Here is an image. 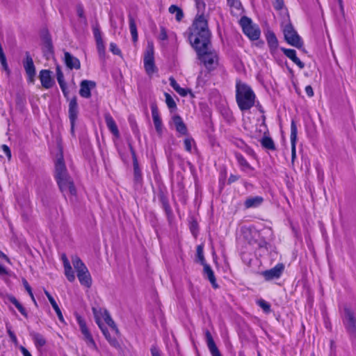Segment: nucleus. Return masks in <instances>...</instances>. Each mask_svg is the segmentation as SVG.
<instances>
[{"mask_svg":"<svg viewBox=\"0 0 356 356\" xmlns=\"http://www.w3.org/2000/svg\"><path fill=\"white\" fill-rule=\"evenodd\" d=\"M188 40L195 49L199 60L209 71H213L218 65V55L211 46V33L208 20L203 15L194 19L186 33Z\"/></svg>","mask_w":356,"mask_h":356,"instance_id":"nucleus-1","label":"nucleus"},{"mask_svg":"<svg viewBox=\"0 0 356 356\" xmlns=\"http://www.w3.org/2000/svg\"><path fill=\"white\" fill-rule=\"evenodd\" d=\"M92 309L95 322L110 346L117 350H122L118 339L120 336V332L108 312L102 308L92 307Z\"/></svg>","mask_w":356,"mask_h":356,"instance_id":"nucleus-2","label":"nucleus"},{"mask_svg":"<svg viewBox=\"0 0 356 356\" xmlns=\"http://www.w3.org/2000/svg\"><path fill=\"white\" fill-rule=\"evenodd\" d=\"M235 88L236 102L240 111L250 110L254 106L256 99V95L251 86L241 79H237Z\"/></svg>","mask_w":356,"mask_h":356,"instance_id":"nucleus-3","label":"nucleus"},{"mask_svg":"<svg viewBox=\"0 0 356 356\" xmlns=\"http://www.w3.org/2000/svg\"><path fill=\"white\" fill-rule=\"evenodd\" d=\"M242 235L244 240L250 245L256 246L258 249L268 250V243L261 233L254 226L242 228Z\"/></svg>","mask_w":356,"mask_h":356,"instance_id":"nucleus-4","label":"nucleus"},{"mask_svg":"<svg viewBox=\"0 0 356 356\" xmlns=\"http://www.w3.org/2000/svg\"><path fill=\"white\" fill-rule=\"evenodd\" d=\"M343 325L351 341L356 340V314L354 310L348 306L343 307L341 317Z\"/></svg>","mask_w":356,"mask_h":356,"instance_id":"nucleus-5","label":"nucleus"},{"mask_svg":"<svg viewBox=\"0 0 356 356\" xmlns=\"http://www.w3.org/2000/svg\"><path fill=\"white\" fill-rule=\"evenodd\" d=\"M144 69L149 78L158 72L154 61V47L152 42H148L143 58Z\"/></svg>","mask_w":356,"mask_h":356,"instance_id":"nucleus-6","label":"nucleus"},{"mask_svg":"<svg viewBox=\"0 0 356 356\" xmlns=\"http://www.w3.org/2000/svg\"><path fill=\"white\" fill-rule=\"evenodd\" d=\"M240 25L243 33L252 41L257 40L260 38L261 31L258 26L252 24L250 18L242 16L240 19Z\"/></svg>","mask_w":356,"mask_h":356,"instance_id":"nucleus-7","label":"nucleus"},{"mask_svg":"<svg viewBox=\"0 0 356 356\" xmlns=\"http://www.w3.org/2000/svg\"><path fill=\"white\" fill-rule=\"evenodd\" d=\"M283 33L284 39L289 44L298 48L302 46L303 42L300 37L298 35V33L294 29L293 25L291 23H289L284 26Z\"/></svg>","mask_w":356,"mask_h":356,"instance_id":"nucleus-8","label":"nucleus"},{"mask_svg":"<svg viewBox=\"0 0 356 356\" xmlns=\"http://www.w3.org/2000/svg\"><path fill=\"white\" fill-rule=\"evenodd\" d=\"M92 34L98 55L102 60L106 57V46L103 38V33L98 24L92 26Z\"/></svg>","mask_w":356,"mask_h":356,"instance_id":"nucleus-9","label":"nucleus"},{"mask_svg":"<svg viewBox=\"0 0 356 356\" xmlns=\"http://www.w3.org/2000/svg\"><path fill=\"white\" fill-rule=\"evenodd\" d=\"M72 264L76 271L77 277L80 282L86 286H89L88 277L87 275L88 268L77 257L72 258Z\"/></svg>","mask_w":356,"mask_h":356,"instance_id":"nucleus-10","label":"nucleus"},{"mask_svg":"<svg viewBox=\"0 0 356 356\" xmlns=\"http://www.w3.org/2000/svg\"><path fill=\"white\" fill-rule=\"evenodd\" d=\"M57 184L64 196L72 197L76 195V188L74 182L70 176L57 179Z\"/></svg>","mask_w":356,"mask_h":356,"instance_id":"nucleus-11","label":"nucleus"},{"mask_svg":"<svg viewBox=\"0 0 356 356\" xmlns=\"http://www.w3.org/2000/svg\"><path fill=\"white\" fill-rule=\"evenodd\" d=\"M285 266L283 263H277L273 268L264 270L261 273L266 281L277 280L282 276Z\"/></svg>","mask_w":356,"mask_h":356,"instance_id":"nucleus-12","label":"nucleus"},{"mask_svg":"<svg viewBox=\"0 0 356 356\" xmlns=\"http://www.w3.org/2000/svg\"><path fill=\"white\" fill-rule=\"evenodd\" d=\"M58 148L59 153L57 155L55 161V176L56 180L69 176L63 161L62 149L60 146H58Z\"/></svg>","mask_w":356,"mask_h":356,"instance_id":"nucleus-13","label":"nucleus"},{"mask_svg":"<svg viewBox=\"0 0 356 356\" xmlns=\"http://www.w3.org/2000/svg\"><path fill=\"white\" fill-rule=\"evenodd\" d=\"M130 152L133 161L134 184L138 186H142L143 183V173L138 163L136 152L131 145H130Z\"/></svg>","mask_w":356,"mask_h":356,"instance_id":"nucleus-14","label":"nucleus"},{"mask_svg":"<svg viewBox=\"0 0 356 356\" xmlns=\"http://www.w3.org/2000/svg\"><path fill=\"white\" fill-rule=\"evenodd\" d=\"M23 66L28 76L29 81L33 83L35 76V67L33 58L29 52H26L25 54V58L23 60Z\"/></svg>","mask_w":356,"mask_h":356,"instance_id":"nucleus-15","label":"nucleus"},{"mask_svg":"<svg viewBox=\"0 0 356 356\" xmlns=\"http://www.w3.org/2000/svg\"><path fill=\"white\" fill-rule=\"evenodd\" d=\"M151 112L155 130L161 136L163 134V122L156 103L151 104Z\"/></svg>","mask_w":356,"mask_h":356,"instance_id":"nucleus-16","label":"nucleus"},{"mask_svg":"<svg viewBox=\"0 0 356 356\" xmlns=\"http://www.w3.org/2000/svg\"><path fill=\"white\" fill-rule=\"evenodd\" d=\"M297 136H298V129H297L296 123L294 120H292L291 122V134H290L292 163H293L294 160L296 158Z\"/></svg>","mask_w":356,"mask_h":356,"instance_id":"nucleus-17","label":"nucleus"},{"mask_svg":"<svg viewBox=\"0 0 356 356\" xmlns=\"http://www.w3.org/2000/svg\"><path fill=\"white\" fill-rule=\"evenodd\" d=\"M265 36L270 53L272 55L275 54L279 48V42L275 33L272 31H268Z\"/></svg>","mask_w":356,"mask_h":356,"instance_id":"nucleus-18","label":"nucleus"},{"mask_svg":"<svg viewBox=\"0 0 356 356\" xmlns=\"http://www.w3.org/2000/svg\"><path fill=\"white\" fill-rule=\"evenodd\" d=\"M78 115V105L75 97L70 99L69 103V118L71 123V131L74 132V124Z\"/></svg>","mask_w":356,"mask_h":356,"instance_id":"nucleus-19","label":"nucleus"},{"mask_svg":"<svg viewBox=\"0 0 356 356\" xmlns=\"http://www.w3.org/2000/svg\"><path fill=\"white\" fill-rule=\"evenodd\" d=\"M207 347L210 351L211 356H222L218 350L213 337L209 330L204 332Z\"/></svg>","mask_w":356,"mask_h":356,"instance_id":"nucleus-20","label":"nucleus"},{"mask_svg":"<svg viewBox=\"0 0 356 356\" xmlns=\"http://www.w3.org/2000/svg\"><path fill=\"white\" fill-rule=\"evenodd\" d=\"M159 200L160 202L161 203L162 208L165 211L168 222L172 223L174 219V214L172 209L170 207V204L169 203L168 198L164 194H161L159 195Z\"/></svg>","mask_w":356,"mask_h":356,"instance_id":"nucleus-21","label":"nucleus"},{"mask_svg":"<svg viewBox=\"0 0 356 356\" xmlns=\"http://www.w3.org/2000/svg\"><path fill=\"white\" fill-rule=\"evenodd\" d=\"M39 78L42 87L46 89L51 88L54 84V81L51 77V72L48 70H41L40 72Z\"/></svg>","mask_w":356,"mask_h":356,"instance_id":"nucleus-22","label":"nucleus"},{"mask_svg":"<svg viewBox=\"0 0 356 356\" xmlns=\"http://www.w3.org/2000/svg\"><path fill=\"white\" fill-rule=\"evenodd\" d=\"M227 4L233 16L238 17L243 14L244 9L240 0H227Z\"/></svg>","mask_w":356,"mask_h":356,"instance_id":"nucleus-23","label":"nucleus"},{"mask_svg":"<svg viewBox=\"0 0 356 356\" xmlns=\"http://www.w3.org/2000/svg\"><path fill=\"white\" fill-rule=\"evenodd\" d=\"M104 119L108 129L115 138H119L120 136V131L113 118L108 113L105 114Z\"/></svg>","mask_w":356,"mask_h":356,"instance_id":"nucleus-24","label":"nucleus"},{"mask_svg":"<svg viewBox=\"0 0 356 356\" xmlns=\"http://www.w3.org/2000/svg\"><path fill=\"white\" fill-rule=\"evenodd\" d=\"M234 155L241 171H253L254 170L240 152H234Z\"/></svg>","mask_w":356,"mask_h":356,"instance_id":"nucleus-25","label":"nucleus"},{"mask_svg":"<svg viewBox=\"0 0 356 356\" xmlns=\"http://www.w3.org/2000/svg\"><path fill=\"white\" fill-rule=\"evenodd\" d=\"M281 50L286 57L291 59L300 69H303L305 67L304 63L302 62L297 56L296 50L293 49H286L284 47H281Z\"/></svg>","mask_w":356,"mask_h":356,"instance_id":"nucleus-26","label":"nucleus"},{"mask_svg":"<svg viewBox=\"0 0 356 356\" xmlns=\"http://www.w3.org/2000/svg\"><path fill=\"white\" fill-rule=\"evenodd\" d=\"M172 121L175 126L176 131L181 135L186 136L188 134V129L186 124L184 122L181 117L179 115H175L172 117Z\"/></svg>","mask_w":356,"mask_h":356,"instance_id":"nucleus-27","label":"nucleus"},{"mask_svg":"<svg viewBox=\"0 0 356 356\" xmlns=\"http://www.w3.org/2000/svg\"><path fill=\"white\" fill-rule=\"evenodd\" d=\"M203 273L204 275L207 277L209 282L211 283L212 287L214 289H217L219 288V285L217 283L216 278L214 274V272L211 267L207 264H204L203 266Z\"/></svg>","mask_w":356,"mask_h":356,"instance_id":"nucleus-28","label":"nucleus"},{"mask_svg":"<svg viewBox=\"0 0 356 356\" xmlns=\"http://www.w3.org/2000/svg\"><path fill=\"white\" fill-rule=\"evenodd\" d=\"M61 258L63 263L65 275L70 282H73L75 280V275L72 268L70 262L67 259L65 254H63Z\"/></svg>","mask_w":356,"mask_h":356,"instance_id":"nucleus-29","label":"nucleus"},{"mask_svg":"<svg viewBox=\"0 0 356 356\" xmlns=\"http://www.w3.org/2000/svg\"><path fill=\"white\" fill-rule=\"evenodd\" d=\"M170 85L171 87L181 96V97H186L188 94H192V92L188 88H184L180 87L177 81L174 77L170 76L169 78Z\"/></svg>","mask_w":356,"mask_h":356,"instance_id":"nucleus-30","label":"nucleus"},{"mask_svg":"<svg viewBox=\"0 0 356 356\" xmlns=\"http://www.w3.org/2000/svg\"><path fill=\"white\" fill-rule=\"evenodd\" d=\"M261 145L263 148L270 151H275L276 146L273 138L266 133L264 134L260 140Z\"/></svg>","mask_w":356,"mask_h":356,"instance_id":"nucleus-31","label":"nucleus"},{"mask_svg":"<svg viewBox=\"0 0 356 356\" xmlns=\"http://www.w3.org/2000/svg\"><path fill=\"white\" fill-rule=\"evenodd\" d=\"M264 202L261 196H254L248 197L244 202L245 209L257 208Z\"/></svg>","mask_w":356,"mask_h":356,"instance_id":"nucleus-32","label":"nucleus"},{"mask_svg":"<svg viewBox=\"0 0 356 356\" xmlns=\"http://www.w3.org/2000/svg\"><path fill=\"white\" fill-rule=\"evenodd\" d=\"M65 62L70 69H79L80 67L79 60L68 52L65 53Z\"/></svg>","mask_w":356,"mask_h":356,"instance_id":"nucleus-33","label":"nucleus"},{"mask_svg":"<svg viewBox=\"0 0 356 356\" xmlns=\"http://www.w3.org/2000/svg\"><path fill=\"white\" fill-rule=\"evenodd\" d=\"M129 30L131 35L132 40L134 42H136L138 41V31L137 26L136 24V21L133 16L129 15Z\"/></svg>","mask_w":356,"mask_h":356,"instance_id":"nucleus-34","label":"nucleus"},{"mask_svg":"<svg viewBox=\"0 0 356 356\" xmlns=\"http://www.w3.org/2000/svg\"><path fill=\"white\" fill-rule=\"evenodd\" d=\"M44 293L47 296L49 301L50 302L52 307L55 310L59 320L61 322H64V318L63 316L62 312H61L58 305H57L56 302L54 299V298L51 296V294L47 291H44Z\"/></svg>","mask_w":356,"mask_h":356,"instance_id":"nucleus-35","label":"nucleus"},{"mask_svg":"<svg viewBox=\"0 0 356 356\" xmlns=\"http://www.w3.org/2000/svg\"><path fill=\"white\" fill-rule=\"evenodd\" d=\"M168 11L171 14L175 13V19L177 22L181 21L184 18L182 9L176 5H171L168 8Z\"/></svg>","mask_w":356,"mask_h":356,"instance_id":"nucleus-36","label":"nucleus"},{"mask_svg":"<svg viewBox=\"0 0 356 356\" xmlns=\"http://www.w3.org/2000/svg\"><path fill=\"white\" fill-rule=\"evenodd\" d=\"M76 318L79 325L80 329H81L82 333L84 334L85 337L86 339L89 338V333L87 330L86 321L83 319V318L80 315H79L77 314H76Z\"/></svg>","mask_w":356,"mask_h":356,"instance_id":"nucleus-37","label":"nucleus"},{"mask_svg":"<svg viewBox=\"0 0 356 356\" xmlns=\"http://www.w3.org/2000/svg\"><path fill=\"white\" fill-rule=\"evenodd\" d=\"M196 257L200 263L204 266L207 264L204 256V244H200L196 248Z\"/></svg>","mask_w":356,"mask_h":356,"instance_id":"nucleus-38","label":"nucleus"},{"mask_svg":"<svg viewBox=\"0 0 356 356\" xmlns=\"http://www.w3.org/2000/svg\"><path fill=\"white\" fill-rule=\"evenodd\" d=\"M164 96L165 98V103L167 104V106L170 109V111L171 112L175 111L177 109V104H176L175 101L172 97V96L168 92H164Z\"/></svg>","mask_w":356,"mask_h":356,"instance_id":"nucleus-39","label":"nucleus"},{"mask_svg":"<svg viewBox=\"0 0 356 356\" xmlns=\"http://www.w3.org/2000/svg\"><path fill=\"white\" fill-rule=\"evenodd\" d=\"M79 94L81 96H82L83 97H89V81H88L84 80L81 82Z\"/></svg>","mask_w":356,"mask_h":356,"instance_id":"nucleus-40","label":"nucleus"},{"mask_svg":"<svg viewBox=\"0 0 356 356\" xmlns=\"http://www.w3.org/2000/svg\"><path fill=\"white\" fill-rule=\"evenodd\" d=\"M257 305L259 306L266 314H269L271 312L270 304L264 299H259L257 300Z\"/></svg>","mask_w":356,"mask_h":356,"instance_id":"nucleus-41","label":"nucleus"},{"mask_svg":"<svg viewBox=\"0 0 356 356\" xmlns=\"http://www.w3.org/2000/svg\"><path fill=\"white\" fill-rule=\"evenodd\" d=\"M195 6L197 9V14L196 15L195 19L198 16L203 15L204 17H206L204 14V12L206 8V3L204 2V0H195ZM207 19V17H205Z\"/></svg>","mask_w":356,"mask_h":356,"instance_id":"nucleus-42","label":"nucleus"},{"mask_svg":"<svg viewBox=\"0 0 356 356\" xmlns=\"http://www.w3.org/2000/svg\"><path fill=\"white\" fill-rule=\"evenodd\" d=\"M184 149L191 153L192 152V146H195V141L191 136H188L184 140Z\"/></svg>","mask_w":356,"mask_h":356,"instance_id":"nucleus-43","label":"nucleus"},{"mask_svg":"<svg viewBox=\"0 0 356 356\" xmlns=\"http://www.w3.org/2000/svg\"><path fill=\"white\" fill-rule=\"evenodd\" d=\"M8 300H10V302H12L17 308V309L19 311V312L24 316H27V313L25 310V309L23 307V306L17 301V300L13 297V296H10L8 297Z\"/></svg>","mask_w":356,"mask_h":356,"instance_id":"nucleus-44","label":"nucleus"},{"mask_svg":"<svg viewBox=\"0 0 356 356\" xmlns=\"http://www.w3.org/2000/svg\"><path fill=\"white\" fill-rule=\"evenodd\" d=\"M33 339L37 348H41L46 344L45 339L40 334H34Z\"/></svg>","mask_w":356,"mask_h":356,"instance_id":"nucleus-45","label":"nucleus"},{"mask_svg":"<svg viewBox=\"0 0 356 356\" xmlns=\"http://www.w3.org/2000/svg\"><path fill=\"white\" fill-rule=\"evenodd\" d=\"M56 70V77H57L58 82L60 85V87L62 90H65V83L64 81V76L61 71V69L59 66H57Z\"/></svg>","mask_w":356,"mask_h":356,"instance_id":"nucleus-46","label":"nucleus"},{"mask_svg":"<svg viewBox=\"0 0 356 356\" xmlns=\"http://www.w3.org/2000/svg\"><path fill=\"white\" fill-rule=\"evenodd\" d=\"M109 50L113 55L119 56L120 57L122 56V51L118 47L117 44L115 42H111L109 44Z\"/></svg>","mask_w":356,"mask_h":356,"instance_id":"nucleus-47","label":"nucleus"},{"mask_svg":"<svg viewBox=\"0 0 356 356\" xmlns=\"http://www.w3.org/2000/svg\"><path fill=\"white\" fill-rule=\"evenodd\" d=\"M242 151H243L247 155H248L249 156L253 158V159H256L257 158V154L255 153L254 150L250 146L248 145V144H246Z\"/></svg>","mask_w":356,"mask_h":356,"instance_id":"nucleus-48","label":"nucleus"},{"mask_svg":"<svg viewBox=\"0 0 356 356\" xmlns=\"http://www.w3.org/2000/svg\"><path fill=\"white\" fill-rule=\"evenodd\" d=\"M273 5L276 10H280L284 6V0H274Z\"/></svg>","mask_w":356,"mask_h":356,"instance_id":"nucleus-49","label":"nucleus"},{"mask_svg":"<svg viewBox=\"0 0 356 356\" xmlns=\"http://www.w3.org/2000/svg\"><path fill=\"white\" fill-rule=\"evenodd\" d=\"M233 144L238 148L243 149V147L247 144L242 139L236 138L233 142Z\"/></svg>","mask_w":356,"mask_h":356,"instance_id":"nucleus-50","label":"nucleus"},{"mask_svg":"<svg viewBox=\"0 0 356 356\" xmlns=\"http://www.w3.org/2000/svg\"><path fill=\"white\" fill-rule=\"evenodd\" d=\"M159 38L161 40H166L168 39V33L165 27L161 26L160 29V33Z\"/></svg>","mask_w":356,"mask_h":356,"instance_id":"nucleus-51","label":"nucleus"},{"mask_svg":"<svg viewBox=\"0 0 356 356\" xmlns=\"http://www.w3.org/2000/svg\"><path fill=\"white\" fill-rule=\"evenodd\" d=\"M239 178H240L239 175L231 174L228 178L227 184L231 185L232 184L238 181L239 179Z\"/></svg>","mask_w":356,"mask_h":356,"instance_id":"nucleus-52","label":"nucleus"},{"mask_svg":"<svg viewBox=\"0 0 356 356\" xmlns=\"http://www.w3.org/2000/svg\"><path fill=\"white\" fill-rule=\"evenodd\" d=\"M150 351L152 356H161V351L156 346H152Z\"/></svg>","mask_w":356,"mask_h":356,"instance_id":"nucleus-53","label":"nucleus"},{"mask_svg":"<svg viewBox=\"0 0 356 356\" xmlns=\"http://www.w3.org/2000/svg\"><path fill=\"white\" fill-rule=\"evenodd\" d=\"M1 148L10 160L11 159V152L8 146H7L6 145H2Z\"/></svg>","mask_w":356,"mask_h":356,"instance_id":"nucleus-54","label":"nucleus"},{"mask_svg":"<svg viewBox=\"0 0 356 356\" xmlns=\"http://www.w3.org/2000/svg\"><path fill=\"white\" fill-rule=\"evenodd\" d=\"M76 12L80 18H83V22L85 25H86V18L83 16V8L80 6H77Z\"/></svg>","mask_w":356,"mask_h":356,"instance_id":"nucleus-55","label":"nucleus"},{"mask_svg":"<svg viewBox=\"0 0 356 356\" xmlns=\"http://www.w3.org/2000/svg\"><path fill=\"white\" fill-rule=\"evenodd\" d=\"M190 229H191V232L193 234H195V233L197 231L198 229V225H197V222L196 221H193L191 222V225H190Z\"/></svg>","mask_w":356,"mask_h":356,"instance_id":"nucleus-56","label":"nucleus"},{"mask_svg":"<svg viewBox=\"0 0 356 356\" xmlns=\"http://www.w3.org/2000/svg\"><path fill=\"white\" fill-rule=\"evenodd\" d=\"M226 178V171H225L223 173H221L219 177V184L221 188H223L225 186V181Z\"/></svg>","mask_w":356,"mask_h":356,"instance_id":"nucleus-57","label":"nucleus"},{"mask_svg":"<svg viewBox=\"0 0 356 356\" xmlns=\"http://www.w3.org/2000/svg\"><path fill=\"white\" fill-rule=\"evenodd\" d=\"M305 92L307 94V95L309 97H312L314 96V91H313V88L311 86H307L305 87Z\"/></svg>","mask_w":356,"mask_h":356,"instance_id":"nucleus-58","label":"nucleus"},{"mask_svg":"<svg viewBox=\"0 0 356 356\" xmlns=\"http://www.w3.org/2000/svg\"><path fill=\"white\" fill-rule=\"evenodd\" d=\"M20 350L24 356H32L29 350L23 346L20 347Z\"/></svg>","mask_w":356,"mask_h":356,"instance_id":"nucleus-59","label":"nucleus"},{"mask_svg":"<svg viewBox=\"0 0 356 356\" xmlns=\"http://www.w3.org/2000/svg\"><path fill=\"white\" fill-rule=\"evenodd\" d=\"M24 285L25 289H26L27 292L29 293V296H32V291L31 286L29 285L28 282L24 280Z\"/></svg>","mask_w":356,"mask_h":356,"instance_id":"nucleus-60","label":"nucleus"},{"mask_svg":"<svg viewBox=\"0 0 356 356\" xmlns=\"http://www.w3.org/2000/svg\"><path fill=\"white\" fill-rule=\"evenodd\" d=\"M0 257L5 259L8 263H10V259L0 250Z\"/></svg>","mask_w":356,"mask_h":356,"instance_id":"nucleus-61","label":"nucleus"},{"mask_svg":"<svg viewBox=\"0 0 356 356\" xmlns=\"http://www.w3.org/2000/svg\"><path fill=\"white\" fill-rule=\"evenodd\" d=\"M0 274H3V275L8 274V271L6 270V269L1 264H0Z\"/></svg>","mask_w":356,"mask_h":356,"instance_id":"nucleus-62","label":"nucleus"},{"mask_svg":"<svg viewBox=\"0 0 356 356\" xmlns=\"http://www.w3.org/2000/svg\"><path fill=\"white\" fill-rule=\"evenodd\" d=\"M65 97H67L68 96V92L67 91V87H66V84H65V90H62Z\"/></svg>","mask_w":356,"mask_h":356,"instance_id":"nucleus-63","label":"nucleus"},{"mask_svg":"<svg viewBox=\"0 0 356 356\" xmlns=\"http://www.w3.org/2000/svg\"><path fill=\"white\" fill-rule=\"evenodd\" d=\"M96 86V83L95 81H90V90L94 88Z\"/></svg>","mask_w":356,"mask_h":356,"instance_id":"nucleus-64","label":"nucleus"}]
</instances>
